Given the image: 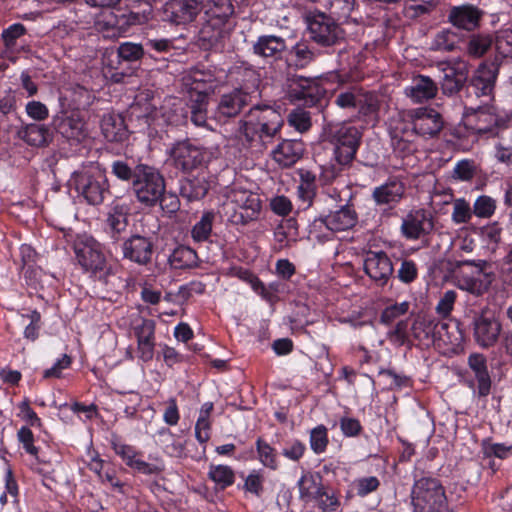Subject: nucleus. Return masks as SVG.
<instances>
[{
  "instance_id": "obj_4",
  "label": "nucleus",
  "mask_w": 512,
  "mask_h": 512,
  "mask_svg": "<svg viewBox=\"0 0 512 512\" xmlns=\"http://www.w3.org/2000/svg\"><path fill=\"white\" fill-rule=\"evenodd\" d=\"M70 188L88 205L97 206L110 195V185L105 171L98 165L85 166L74 171L69 179Z\"/></svg>"
},
{
  "instance_id": "obj_48",
  "label": "nucleus",
  "mask_w": 512,
  "mask_h": 512,
  "mask_svg": "<svg viewBox=\"0 0 512 512\" xmlns=\"http://www.w3.org/2000/svg\"><path fill=\"white\" fill-rule=\"evenodd\" d=\"M473 214L479 218H490L496 210V201L488 195H480L473 204Z\"/></svg>"
},
{
  "instance_id": "obj_18",
  "label": "nucleus",
  "mask_w": 512,
  "mask_h": 512,
  "mask_svg": "<svg viewBox=\"0 0 512 512\" xmlns=\"http://www.w3.org/2000/svg\"><path fill=\"white\" fill-rule=\"evenodd\" d=\"M364 271L378 286H385L394 273V266L384 251H368L364 259Z\"/></svg>"
},
{
  "instance_id": "obj_15",
  "label": "nucleus",
  "mask_w": 512,
  "mask_h": 512,
  "mask_svg": "<svg viewBox=\"0 0 512 512\" xmlns=\"http://www.w3.org/2000/svg\"><path fill=\"white\" fill-rule=\"evenodd\" d=\"M415 133L423 137H433L443 128L441 114L431 107H419L407 111Z\"/></svg>"
},
{
  "instance_id": "obj_10",
  "label": "nucleus",
  "mask_w": 512,
  "mask_h": 512,
  "mask_svg": "<svg viewBox=\"0 0 512 512\" xmlns=\"http://www.w3.org/2000/svg\"><path fill=\"white\" fill-rule=\"evenodd\" d=\"M362 134L355 126L340 125L330 131L334 157L339 166L349 165L355 158Z\"/></svg>"
},
{
  "instance_id": "obj_3",
  "label": "nucleus",
  "mask_w": 512,
  "mask_h": 512,
  "mask_svg": "<svg viewBox=\"0 0 512 512\" xmlns=\"http://www.w3.org/2000/svg\"><path fill=\"white\" fill-rule=\"evenodd\" d=\"M496 50L495 61L490 65L482 63L472 77L469 87L472 88L475 96H491L494 91L501 59L512 58V29L499 30L494 39Z\"/></svg>"
},
{
  "instance_id": "obj_59",
  "label": "nucleus",
  "mask_w": 512,
  "mask_h": 512,
  "mask_svg": "<svg viewBox=\"0 0 512 512\" xmlns=\"http://www.w3.org/2000/svg\"><path fill=\"white\" fill-rule=\"evenodd\" d=\"M354 483L357 490V495L360 497L367 496L368 494L377 490L380 485L379 479L375 476L362 477L355 480Z\"/></svg>"
},
{
  "instance_id": "obj_61",
  "label": "nucleus",
  "mask_w": 512,
  "mask_h": 512,
  "mask_svg": "<svg viewBox=\"0 0 512 512\" xmlns=\"http://www.w3.org/2000/svg\"><path fill=\"white\" fill-rule=\"evenodd\" d=\"M475 175V166L470 160L459 161L453 171V176L461 181H469Z\"/></svg>"
},
{
  "instance_id": "obj_51",
  "label": "nucleus",
  "mask_w": 512,
  "mask_h": 512,
  "mask_svg": "<svg viewBox=\"0 0 512 512\" xmlns=\"http://www.w3.org/2000/svg\"><path fill=\"white\" fill-rule=\"evenodd\" d=\"M493 43L489 35H473L468 42V53L473 57L483 56Z\"/></svg>"
},
{
  "instance_id": "obj_23",
  "label": "nucleus",
  "mask_w": 512,
  "mask_h": 512,
  "mask_svg": "<svg viewBox=\"0 0 512 512\" xmlns=\"http://www.w3.org/2000/svg\"><path fill=\"white\" fill-rule=\"evenodd\" d=\"M55 129L68 141L80 143L87 136L84 122L75 114L63 113L54 120Z\"/></svg>"
},
{
  "instance_id": "obj_49",
  "label": "nucleus",
  "mask_w": 512,
  "mask_h": 512,
  "mask_svg": "<svg viewBox=\"0 0 512 512\" xmlns=\"http://www.w3.org/2000/svg\"><path fill=\"white\" fill-rule=\"evenodd\" d=\"M473 215V209L464 198H458L453 201L452 220L454 223H468Z\"/></svg>"
},
{
  "instance_id": "obj_46",
  "label": "nucleus",
  "mask_w": 512,
  "mask_h": 512,
  "mask_svg": "<svg viewBox=\"0 0 512 512\" xmlns=\"http://www.w3.org/2000/svg\"><path fill=\"white\" fill-rule=\"evenodd\" d=\"M288 123L298 132H306L312 125L310 112L300 107L295 108L288 115Z\"/></svg>"
},
{
  "instance_id": "obj_53",
  "label": "nucleus",
  "mask_w": 512,
  "mask_h": 512,
  "mask_svg": "<svg viewBox=\"0 0 512 512\" xmlns=\"http://www.w3.org/2000/svg\"><path fill=\"white\" fill-rule=\"evenodd\" d=\"M396 277L403 284H411L418 277V268L411 259H402Z\"/></svg>"
},
{
  "instance_id": "obj_29",
  "label": "nucleus",
  "mask_w": 512,
  "mask_h": 512,
  "mask_svg": "<svg viewBox=\"0 0 512 512\" xmlns=\"http://www.w3.org/2000/svg\"><path fill=\"white\" fill-rule=\"evenodd\" d=\"M208 190L209 183L204 174L186 177L181 181L180 194L190 202L202 199Z\"/></svg>"
},
{
  "instance_id": "obj_50",
  "label": "nucleus",
  "mask_w": 512,
  "mask_h": 512,
  "mask_svg": "<svg viewBox=\"0 0 512 512\" xmlns=\"http://www.w3.org/2000/svg\"><path fill=\"white\" fill-rule=\"evenodd\" d=\"M328 431L324 425H318L310 432V447L316 454L323 453L329 443Z\"/></svg>"
},
{
  "instance_id": "obj_28",
  "label": "nucleus",
  "mask_w": 512,
  "mask_h": 512,
  "mask_svg": "<svg viewBox=\"0 0 512 512\" xmlns=\"http://www.w3.org/2000/svg\"><path fill=\"white\" fill-rule=\"evenodd\" d=\"M260 111L261 116L258 117V121L261 125L260 136H273L283 124V120L280 114L269 105H255L250 113Z\"/></svg>"
},
{
  "instance_id": "obj_34",
  "label": "nucleus",
  "mask_w": 512,
  "mask_h": 512,
  "mask_svg": "<svg viewBox=\"0 0 512 512\" xmlns=\"http://www.w3.org/2000/svg\"><path fill=\"white\" fill-rule=\"evenodd\" d=\"M331 18L338 22H347L355 9L356 0H322Z\"/></svg>"
},
{
  "instance_id": "obj_44",
  "label": "nucleus",
  "mask_w": 512,
  "mask_h": 512,
  "mask_svg": "<svg viewBox=\"0 0 512 512\" xmlns=\"http://www.w3.org/2000/svg\"><path fill=\"white\" fill-rule=\"evenodd\" d=\"M457 43V34L449 29H443L435 35L432 42V49L451 52L456 49Z\"/></svg>"
},
{
  "instance_id": "obj_30",
  "label": "nucleus",
  "mask_w": 512,
  "mask_h": 512,
  "mask_svg": "<svg viewBox=\"0 0 512 512\" xmlns=\"http://www.w3.org/2000/svg\"><path fill=\"white\" fill-rule=\"evenodd\" d=\"M404 194V186L399 181H390L376 187L372 197L377 205H395Z\"/></svg>"
},
{
  "instance_id": "obj_57",
  "label": "nucleus",
  "mask_w": 512,
  "mask_h": 512,
  "mask_svg": "<svg viewBox=\"0 0 512 512\" xmlns=\"http://www.w3.org/2000/svg\"><path fill=\"white\" fill-rule=\"evenodd\" d=\"M408 320H400L393 330L388 332V338L398 346L406 345L409 342Z\"/></svg>"
},
{
  "instance_id": "obj_1",
  "label": "nucleus",
  "mask_w": 512,
  "mask_h": 512,
  "mask_svg": "<svg viewBox=\"0 0 512 512\" xmlns=\"http://www.w3.org/2000/svg\"><path fill=\"white\" fill-rule=\"evenodd\" d=\"M228 82L233 90L230 93L216 91L219 87L214 73L209 69L195 67L182 79L183 86L190 96H251L259 90L261 84L260 74L250 67H236L228 74Z\"/></svg>"
},
{
  "instance_id": "obj_9",
  "label": "nucleus",
  "mask_w": 512,
  "mask_h": 512,
  "mask_svg": "<svg viewBox=\"0 0 512 512\" xmlns=\"http://www.w3.org/2000/svg\"><path fill=\"white\" fill-rule=\"evenodd\" d=\"M306 23L310 40L320 47L332 48L345 42V31L338 21L323 12L309 13Z\"/></svg>"
},
{
  "instance_id": "obj_62",
  "label": "nucleus",
  "mask_w": 512,
  "mask_h": 512,
  "mask_svg": "<svg viewBox=\"0 0 512 512\" xmlns=\"http://www.w3.org/2000/svg\"><path fill=\"white\" fill-rule=\"evenodd\" d=\"M17 437L28 454L37 456L38 448L34 446V435L28 427L22 426L17 432Z\"/></svg>"
},
{
  "instance_id": "obj_42",
  "label": "nucleus",
  "mask_w": 512,
  "mask_h": 512,
  "mask_svg": "<svg viewBox=\"0 0 512 512\" xmlns=\"http://www.w3.org/2000/svg\"><path fill=\"white\" fill-rule=\"evenodd\" d=\"M215 219L213 211H206L202 214L200 220L192 227L191 236L196 242L207 241L212 232V226Z\"/></svg>"
},
{
  "instance_id": "obj_6",
  "label": "nucleus",
  "mask_w": 512,
  "mask_h": 512,
  "mask_svg": "<svg viewBox=\"0 0 512 512\" xmlns=\"http://www.w3.org/2000/svg\"><path fill=\"white\" fill-rule=\"evenodd\" d=\"M79 265L91 278L103 284L114 274L113 267L107 262L102 246L93 238H86L74 246Z\"/></svg>"
},
{
  "instance_id": "obj_41",
  "label": "nucleus",
  "mask_w": 512,
  "mask_h": 512,
  "mask_svg": "<svg viewBox=\"0 0 512 512\" xmlns=\"http://www.w3.org/2000/svg\"><path fill=\"white\" fill-rule=\"evenodd\" d=\"M146 55L143 43H134L131 41L121 42L117 47V56L123 62H136Z\"/></svg>"
},
{
  "instance_id": "obj_26",
  "label": "nucleus",
  "mask_w": 512,
  "mask_h": 512,
  "mask_svg": "<svg viewBox=\"0 0 512 512\" xmlns=\"http://www.w3.org/2000/svg\"><path fill=\"white\" fill-rule=\"evenodd\" d=\"M101 132L109 142H124L128 139L129 131L124 118L120 114L108 113L101 119Z\"/></svg>"
},
{
  "instance_id": "obj_19",
  "label": "nucleus",
  "mask_w": 512,
  "mask_h": 512,
  "mask_svg": "<svg viewBox=\"0 0 512 512\" xmlns=\"http://www.w3.org/2000/svg\"><path fill=\"white\" fill-rule=\"evenodd\" d=\"M472 325L474 340L481 348L488 349L497 343L502 326L496 318L484 314L475 315Z\"/></svg>"
},
{
  "instance_id": "obj_22",
  "label": "nucleus",
  "mask_w": 512,
  "mask_h": 512,
  "mask_svg": "<svg viewBox=\"0 0 512 512\" xmlns=\"http://www.w3.org/2000/svg\"><path fill=\"white\" fill-rule=\"evenodd\" d=\"M155 328L156 322L152 319L140 318L133 326L134 334L137 338V349L139 358L148 362L153 358L155 348Z\"/></svg>"
},
{
  "instance_id": "obj_31",
  "label": "nucleus",
  "mask_w": 512,
  "mask_h": 512,
  "mask_svg": "<svg viewBox=\"0 0 512 512\" xmlns=\"http://www.w3.org/2000/svg\"><path fill=\"white\" fill-rule=\"evenodd\" d=\"M152 11L153 9L150 5L144 4L141 10H131L128 13H122L116 16L115 26L120 33H126L131 26L147 23L152 17Z\"/></svg>"
},
{
  "instance_id": "obj_60",
  "label": "nucleus",
  "mask_w": 512,
  "mask_h": 512,
  "mask_svg": "<svg viewBox=\"0 0 512 512\" xmlns=\"http://www.w3.org/2000/svg\"><path fill=\"white\" fill-rule=\"evenodd\" d=\"M457 286L459 289L467 291L476 296L482 295L486 289L481 280L471 277L459 278L457 280Z\"/></svg>"
},
{
  "instance_id": "obj_11",
  "label": "nucleus",
  "mask_w": 512,
  "mask_h": 512,
  "mask_svg": "<svg viewBox=\"0 0 512 512\" xmlns=\"http://www.w3.org/2000/svg\"><path fill=\"white\" fill-rule=\"evenodd\" d=\"M468 369L464 373L465 385L478 398H486L491 393L492 379L487 357L482 353H471L467 358Z\"/></svg>"
},
{
  "instance_id": "obj_58",
  "label": "nucleus",
  "mask_w": 512,
  "mask_h": 512,
  "mask_svg": "<svg viewBox=\"0 0 512 512\" xmlns=\"http://www.w3.org/2000/svg\"><path fill=\"white\" fill-rule=\"evenodd\" d=\"M306 451V445L298 439L290 440L282 450V455L292 461H299Z\"/></svg>"
},
{
  "instance_id": "obj_27",
  "label": "nucleus",
  "mask_w": 512,
  "mask_h": 512,
  "mask_svg": "<svg viewBox=\"0 0 512 512\" xmlns=\"http://www.w3.org/2000/svg\"><path fill=\"white\" fill-rule=\"evenodd\" d=\"M304 144L300 140H285L273 151L276 162L284 167L294 165L303 155Z\"/></svg>"
},
{
  "instance_id": "obj_40",
  "label": "nucleus",
  "mask_w": 512,
  "mask_h": 512,
  "mask_svg": "<svg viewBox=\"0 0 512 512\" xmlns=\"http://www.w3.org/2000/svg\"><path fill=\"white\" fill-rule=\"evenodd\" d=\"M467 77L463 72L457 71L453 67H449L444 70V77L441 82V88L443 94H455L458 93L463 87Z\"/></svg>"
},
{
  "instance_id": "obj_63",
  "label": "nucleus",
  "mask_w": 512,
  "mask_h": 512,
  "mask_svg": "<svg viewBox=\"0 0 512 512\" xmlns=\"http://www.w3.org/2000/svg\"><path fill=\"white\" fill-rule=\"evenodd\" d=\"M457 294L454 290H448L446 291L441 298L439 299V302L436 306V311L439 315L446 317L448 316L451 311L453 310V306L456 300Z\"/></svg>"
},
{
  "instance_id": "obj_25",
  "label": "nucleus",
  "mask_w": 512,
  "mask_h": 512,
  "mask_svg": "<svg viewBox=\"0 0 512 512\" xmlns=\"http://www.w3.org/2000/svg\"><path fill=\"white\" fill-rule=\"evenodd\" d=\"M286 49V39L273 34L259 36L253 45V52L256 55L275 60L281 59Z\"/></svg>"
},
{
  "instance_id": "obj_37",
  "label": "nucleus",
  "mask_w": 512,
  "mask_h": 512,
  "mask_svg": "<svg viewBox=\"0 0 512 512\" xmlns=\"http://www.w3.org/2000/svg\"><path fill=\"white\" fill-rule=\"evenodd\" d=\"M21 137L30 146L42 147L49 143L51 132L42 124H29L22 131Z\"/></svg>"
},
{
  "instance_id": "obj_12",
  "label": "nucleus",
  "mask_w": 512,
  "mask_h": 512,
  "mask_svg": "<svg viewBox=\"0 0 512 512\" xmlns=\"http://www.w3.org/2000/svg\"><path fill=\"white\" fill-rule=\"evenodd\" d=\"M340 194L333 190V193L322 195L317 202L322 201L326 204L335 203L334 209H327L328 231L342 232L352 229L358 222V214L352 204L345 203L337 205Z\"/></svg>"
},
{
  "instance_id": "obj_20",
  "label": "nucleus",
  "mask_w": 512,
  "mask_h": 512,
  "mask_svg": "<svg viewBox=\"0 0 512 512\" xmlns=\"http://www.w3.org/2000/svg\"><path fill=\"white\" fill-rule=\"evenodd\" d=\"M200 12L198 0H169L163 10L164 19L176 25L192 22Z\"/></svg>"
},
{
  "instance_id": "obj_8",
  "label": "nucleus",
  "mask_w": 512,
  "mask_h": 512,
  "mask_svg": "<svg viewBox=\"0 0 512 512\" xmlns=\"http://www.w3.org/2000/svg\"><path fill=\"white\" fill-rule=\"evenodd\" d=\"M413 512H445L447 498L440 481L422 477L415 481L411 492Z\"/></svg>"
},
{
  "instance_id": "obj_21",
  "label": "nucleus",
  "mask_w": 512,
  "mask_h": 512,
  "mask_svg": "<svg viewBox=\"0 0 512 512\" xmlns=\"http://www.w3.org/2000/svg\"><path fill=\"white\" fill-rule=\"evenodd\" d=\"M483 16V10L472 4L452 6L448 11V21L454 27L468 32L480 27Z\"/></svg>"
},
{
  "instance_id": "obj_35",
  "label": "nucleus",
  "mask_w": 512,
  "mask_h": 512,
  "mask_svg": "<svg viewBox=\"0 0 512 512\" xmlns=\"http://www.w3.org/2000/svg\"><path fill=\"white\" fill-rule=\"evenodd\" d=\"M315 59L314 51L305 42H298L289 50L286 62L296 68H305Z\"/></svg>"
},
{
  "instance_id": "obj_24",
  "label": "nucleus",
  "mask_w": 512,
  "mask_h": 512,
  "mask_svg": "<svg viewBox=\"0 0 512 512\" xmlns=\"http://www.w3.org/2000/svg\"><path fill=\"white\" fill-rule=\"evenodd\" d=\"M154 98H142L139 103L131 104L128 108L129 117H135L139 120H144L146 123H160L169 121V116L164 111L165 107L157 108L151 102Z\"/></svg>"
},
{
  "instance_id": "obj_5",
  "label": "nucleus",
  "mask_w": 512,
  "mask_h": 512,
  "mask_svg": "<svg viewBox=\"0 0 512 512\" xmlns=\"http://www.w3.org/2000/svg\"><path fill=\"white\" fill-rule=\"evenodd\" d=\"M286 96H373L371 91L356 95L343 88L337 73L326 77L307 78L294 75L288 78V94Z\"/></svg>"
},
{
  "instance_id": "obj_43",
  "label": "nucleus",
  "mask_w": 512,
  "mask_h": 512,
  "mask_svg": "<svg viewBox=\"0 0 512 512\" xmlns=\"http://www.w3.org/2000/svg\"><path fill=\"white\" fill-rule=\"evenodd\" d=\"M209 477L220 489H225L234 483L235 475L233 470L226 465H211Z\"/></svg>"
},
{
  "instance_id": "obj_47",
  "label": "nucleus",
  "mask_w": 512,
  "mask_h": 512,
  "mask_svg": "<svg viewBox=\"0 0 512 512\" xmlns=\"http://www.w3.org/2000/svg\"><path fill=\"white\" fill-rule=\"evenodd\" d=\"M322 483V477L319 473H308L302 475L298 480L297 486L301 499L311 498L313 490Z\"/></svg>"
},
{
  "instance_id": "obj_54",
  "label": "nucleus",
  "mask_w": 512,
  "mask_h": 512,
  "mask_svg": "<svg viewBox=\"0 0 512 512\" xmlns=\"http://www.w3.org/2000/svg\"><path fill=\"white\" fill-rule=\"evenodd\" d=\"M409 309V303L404 301L387 306L380 315V322L390 325L396 318L406 314Z\"/></svg>"
},
{
  "instance_id": "obj_45",
  "label": "nucleus",
  "mask_w": 512,
  "mask_h": 512,
  "mask_svg": "<svg viewBox=\"0 0 512 512\" xmlns=\"http://www.w3.org/2000/svg\"><path fill=\"white\" fill-rule=\"evenodd\" d=\"M256 449L259 460L264 466L272 470H276L278 468L277 453L270 444L262 440V438H258L256 441Z\"/></svg>"
},
{
  "instance_id": "obj_16",
  "label": "nucleus",
  "mask_w": 512,
  "mask_h": 512,
  "mask_svg": "<svg viewBox=\"0 0 512 512\" xmlns=\"http://www.w3.org/2000/svg\"><path fill=\"white\" fill-rule=\"evenodd\" d=\"M401 233L408 240H418L434 229L433 216L425 209H414L402 219Z\"/></svg>"
},
{
  "instance_id": "obj_64",
  "label": "nucleus",
  "mask_w": 512,
  "mask_h": 512,
  "mask_svg": "<svg viewBox=\"0 0 512 512\" xmlns=\"http://www.w3.org/2000/svg\"><path fill=\"white\" fill-rule=\"evenodd\" d=\"M484 454L487 456H495L498 458H506L512 450V446H506L502 443H489L488 440L482 442Z\"/></svg>"
},
{
  "instance_id": "obj_55",
  "label": "nucleus",
  "mask_w": 512,
  "mask_h": 512,
  "mask_svg": "<svg viewBox=\"0 0 512 512\" xmlns=\"http://www.w3.org/2000/svg\"><path fill=\"white\" fill-rule=\"evenodd\" d=\"M111 173L121 181H134L136 166L132 168L126 161L115 160L111 164Z\"/></svg>"
},
{
  "instance_id": "obj_13",
  "label": "nucleus",
  "mask_w": 512,
  "mask_h": 512,
  "mask_svg": "<svg viewBox=\"0 0 512 512\" xmlns=\"http://www.w3.org/2000/svg\"><path fill=\"white\" fill-rule=\"evenodd\" d=\"M121 251L124 260L146 266L151 263L154 254L153 238L138 233L131 234L123 240Z\"/></svg>"
},
{
  "instance_id": "obj_56",
  "label": "nucleus",
  "mask_w": 512,
  "mask_h": 512,
  "mask_svg": "<svg viewBox=\"0 0 512 512\" xmlns=\"http://www.w3.org/2000/svg\"><path fill=\"white\" fill-rule=\"evenodd\" d=\"M244 105V98H222L218 104V112L225 117H233L241 111Z\"/></svg>"
},
{
  "instance_id": "obj_33",
  "label": "nucleus",
  "mask_w": 512,
  "mask_h": 512,
  "mask_svg": "<svg viewBox=\"0 0 512 512\" xmlns=\"http://www.w3.org/2000/svg\"><path fill=\"white\" fill-rule=\"evenodd\" d=\"M197 262L196 251L184 245H178L168 257L170 267L177 270L195 267Z\"/></svg>"
},
{
  "instance_id": "obj_52",
  "label": "nucleus",
  "mask_w": 512,
  "mask_h": 512,
  "mask_svg": "<svg viewBox=\"0 0 512 512\" xmlns=\"http://www.w3.org/2000/svg\"><path fill=\"white\" fill-rule=\"evenodd\" d=\"M146 55L153 57L152 51L157 54L168 53L174 47L173 40L167 38H146L143 42Z\"/></svg>"
},
{
  "instance_id": "obj_36",
  "label": "nucleus",
  "mask_w": 512,
  "mask_h": 512,
  "mask_svg": "<svg viewBox=\"0 0 512 512\" xmlns=\"http://www.w3.org/2000/svg\"><path fill=\"white\" fill-rule=\"evenodd\" d=\"M107 224L112 232V238L116 241L121 232L128 226V208L125 205H115L108 213Z\"/></svg>"
},
{
  "instance_id": "obj_17",
  "label": "nucleus",
  "mask_w": 512,
  "mask_h": 512,
  "mask_svg": "<svg viewBox=\"0 0 512 512\" xmlns=\"http://www.w3.org/2000/svg\"><path fill=\"white\" fill-rule=\"evenodd\" d=\"M170 156L174 166L183 172L197 169L205 161V153L202 149L188 140L176 143L170 150Z\"/></svg>"
},
{
  "instance_id": "obj_39",
  "label": "nucleus",
  "mask_w": 512,
  "mask_h": 512,
  "mask_svg": "<svg viewBox=\"0 0 512 512\" xmlns=\"http://www.w3.org/2000/svg\"><path fill=\"white\" fill-rule=\"evenodd\" d=\"M406 96H437L436 83L428 76L417 75L410 87L405 89Z\"/></svg>"
},
{
  "instance_id": "obj_32",
  "label": "nucleus",
  "mask_w": 512,
  "mask_h": 512,
  "mask_svg": "<svg viewBox=\"0 0 512 512\" xmlns=\"http://www.w3.org/2000/svg\"><path fill=\"white\" fill-rule=\"evenodd\" d=\"M438 4L439 0H404L402 14L406 19L417 20L429 16Z\"/></svg>"
},
{
  "instance_id": "obj_38",
  "label": "nucleus",
  "mask_w": 512,
  "mask_h": 512,
  "mask_svg": "<svg viewBox=\"0 0 512 512\" xmlns=\"http://www.w3.org/2000/svg\"><path fill=\"white\" fill-rule=\"evenodd\" d=\"M28 34L26 26L22 23H13L2 30L1 40L3 46L8 52H15L18 48V42Z\"/></svg>"
},
{
  "instance_id": "obj_7",
  "label": "nucleus",
  "mask_w": 512,
  "mask_h": 512,
  "mask_svg": "<svg viewBox=\"0 0 512 512\" xmlns=\"http://www.w3.org/2000/svg\"><path fill=\"white\" fill-rule=\"evenodd\" d=\"M165 187V179L156 168L146 164L136 165V178L132 183V191L142 206L151 208L158 205Z\"/></svg>"
},
{
  "instance_id": "obj_14",
  "label": "nucleus",
  "mask_w": 512,
  "mask_h": 512,
  "mask_svg": "<svg viewBox=\"0 0 512 512\" xmlns=\"http://www.w3.org/2000/svg\"><path fill=\"white\" fill-rule=\"evenodd\" d=\"M449 323L437 320L430 316H418L412 326L411 332L415 339L419 341H442L450 342L448 335Z\"/></svg>"
},
{
  "instance_id": "obj_2",
  "label": "nucleus",
  "mask_w": 512,
  "mask_h": 512,
  "mask_svg": "<svg viewBox=\"0 0 512 512\" xmlns=\"http://www.w3.org/2000/svg\"><path fill=\"white\" fill-rule=\"evenodd\" d=\"M235 8L231 0L201 2L200 28L195 44L204 51H222L233 29Z\"/></svg>"
}]
</instances>
